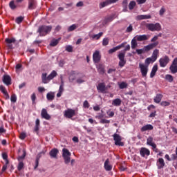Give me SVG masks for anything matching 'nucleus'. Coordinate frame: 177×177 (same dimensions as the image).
Segmentation results:
<instances>
[{"label":"nucleus","mask_w":177,"mask_h":177,"mask_svg":"<svg viewBox=\"0 0 177 177\" xmlns=\"http://www.w3.org/2000/svg\"><path fill=\"white\" fill-rule=\"evenodd\" d=\"M127 50H131V45L129 44L126 46L124 49L122 51L120 52L118 55V57L120 60L118 64L120 67H124V66L127 64V60H125V55Z\"/></svg>","instance_id":"obj_1"},{"label":"nucleus","mask_w":177,"mask_h":177,"mask_svg":"<svg viewBox=\"0 0 177 177\" xmlns=\"http://www.w3.org/2000/svg\"><path fill=\"white\" fill-rule=\"evenodd\" d=\"M158 45V41H156L154 43H151L147 46H144L143 48L136 49V52L138 55H142L143 53H146V52H149V50H151V49H154L156 46Z\"/></svg>","instance_id":"obj_2"},{"label":"nucleus","mask_w":177,"mask_h":177,"mask_svg":"<svg viewBox=\"0 0 177 177\" xmlns=\"http://www.w3.org/2000/svg\"><path fill=\"white\" fill-rule=\"evenodd\" d=\"M145 27L149 31H161V24H160V23L146 24Z\"/></svg>","instance_id":"obj_3"},{"label":"nucleus","mask_w":177,"mask_h":177,"mask_svg":"<svg viewBox=\"0 0 177 177\" xmlns=\"http://www.w3.org/2000/svg\"><path fill=\"white\" fill-rule=\"evenodd\" d=\"M62 157L65 164H70V162L71 161V152L68 151V149L66 148L62 149Z\"/></svg>","instance_id":"obj_4"},{"label":"nucleus","mask_w":177,"mask_h":177,"mask_svg":"<svg viewBox=\"0 0 177 177\" xmlns=\"http://www.w3.org/2000/svg\"><path fill=\"white\" fill-rule=\"evenodd\" d=\"M24 0H12L9 3V6L12 10H15L17 8H21V3Z\"/></svg>","instance_id":"obj_5"},{"label":"nucleus","mask_w":177,"mask_h":177,"mask_svg":"<svg viewBox=\"0 0 177 177\" xmlns=\"http://www.w3.org/2000/svg\"><path fill=\"white\" fill-rule=\"evenodd\" d=\"M113 136L115 146H124V142H121L122 140V138H121L119 134L115 133Z\"/></svg>","instance_id":"obj_6"},{"label":"nucleus","mask_w":177,"mask_h":177,"mask_svg":"<svg viewBox=\"0 0 177 177\" xmlns=\"http://www.w3.org/2000/svg\"><path fill=\"white\" fill-rule=\"evenodd\" d=\"M119 0H105L100 3L99 8L100 9H103V8H106V6H109V5H111V3H115L118 2Z\"/></svg>","instance_id":"obj_7"},{"label":"nucleus","mask_w":177,"mask_h":177,"mask_svg":"<svg viewBox=\"0 0 177 177\" xmlns=\"http://www.w3.org/2000/svg\"><path fill=\"white\" fill-rule=\"evenodd\" d=\"M64 115L66 118H73L75 115V110L72 109H68L64 111Z\"/></svg>","instance_id":"obj_8"},{"label":"nucleus","mask_w":177,"mask_h":177,"mask_svg":"<svg viewBox=\"0 0 177 177\" xmlns=\"http://www.w3.org/2000/svg\"><path fill=\"white\" fill-rule=\"evenodd\" d=\"M139 68L140 69L142 77H146L149 71V66L145 65L144 64L140 63Z\"/></svg>","instance_id":"obj_9"},{"label":"nucleus","mask_w":177,"mask_h":177,"mask_svg":"<svg viewBox=\"0 0 177 177\" xmlns=\"http://www.w3.org/2000/svg\"><path fill=\"white\" fill-rule=\"evenodd\" d=\"M169 63V57L167 55L159 59V64L160 67H167V64Z\"/></svg>","instance_id":"obj_10"},{"label":"nucleus","mask_w":177,"mask_h":177,"mask_svg":"<svg viewBox=\"0 0 177 177\" xmlns=\"http://www.w3.org/2000/svg\"><path fill=\"white\" fill-rule=\"evenodd\" d=\"M5 42L7 45V48H8L9 49H12L13 48V44H15L16 39L15 37L6 38L5 39Z\"/></svg>","instance_id":"obj_11"},{"label":"nucleus","mask_w":177,"mask_h":177,"mask_svg":"<svg viewBox=\"0 0 177 177\" xmlns=\"http://www.w3.org/2000/svg\"><path fill=\"white\" fill-rule=\"evenodd\" d=\"M57 75V72H56L55 71H53L49 75L46 77V74L45 75V84H48V82H49V81L53 80V78H55V77H56Z\"/></svg>","instance_id":"obj_12"},{"label":"nucleus","mask_w":177,"mask_h":177,"mask_svg":"<svg viewBox=\"0 0 177 177\" xmlns=\"http://www.w3.org/2000/svg\"><path fill=\"white\" fill-rule=\"evenodd\" d=\"M140 155L141 157H148V156H150V150L146 147H142L140 149Z\"/></svg>","instance_id":"obj_13"},{"label":"nucleus","mask_w":177,"mask_h":177,"mask_svg":"<svg viewBox=\"0 0 177 177\" xmlns=\"http://www.w3.org/2000/svg\"><path fill=\"white\" fill-rule=\"evenodd\" d=\"M3 82L8 86H9V85H12V77L8 75H4L3 76Z\"/></svg>","instance_id":"obj_14"},{"label":"nucleus","mask_w":177,"mask_h":177,"mask_svg":"<svg viewBox=\"0 0 177 177\" xmlns=\"http://www.w3.org/2000/svg\"><path fill=\"white\" fill-rule=\"evenodd\" d=\"M100 52L99 50H96L93 54V60L95 63H99L100 62Z\"/></svg>","instance_id":"obj_15"},{"label":"nucleus","mask_w":177,"mask_h":177,"mask_svg":"<svg viewBox=\"0 0 177 177\" xmlns=\"http://www.w3.org/2000/svg\"><path fill=\"white\" fill-rule=\"evenodd\" d=\"M37 8V1L35 0H28V9L29 10H32Z\"/></svg>","instance_id":"obj_16"},{"label":"nucleus","mask_w":177,"mask_h":177,"mask_svg":"<svg viewBox=\"0 0 177 177\" xmlns=\"http://www.w3.org/2000/svg\"><path fill=\"white\" fill-rule=\"evenodd\" d=\"M135 38L137 39V41H147V39L150 38V36L147 35H136L135 36Z\"/></svg>","instance_id":"obj_17"},{"label":"nucleus","mask_w":177,"mask_h":177,"mask_svg":"<svg viewBox=\"0 0 177 177\" xmlns=\"http://www.w3.org/2000/svg\"><path fill=\"white\" fill-rule=\"evenodd\" d=\"M147 145H148V146H151V147H153V149H156L157 147L156 143L153 142V137L151 136H149L147 139Z\"/></svg>","instance_id":"obj_18"},{"label":"nucleus","mask_w":177,"mask_h":177,"mask_svg":"<svg viewBox=\"0 0 177 177\" xmlns=\"http://www.w3.org/2000/svg\"><path fill=\"white\" fill-rule=\"evenodd\" d=\"M97 89L98 92H101V93H104V92H106V84H104V83H99L97 86Z\"/></svg>","instance_id":"obj_19"},{"label":"nucleus","mask_w":177,"mask_h":177,"mask_svg":"<svg viewBox=\"0 0 177 177\" xmlns=\"http://www.w3.org/2000/svg\"><path fill=\"white\" fill-rule=\"evenodd\" d=\"M60 39L61 38H58V39H53L51 40V41L50 42L49 46H48V48H50L51 47H55L57 46L59 44V42H60Z\"/></svg>","instance_id":"obj_20"},{"label":"nucleus","mask_w":177,"mask_h":177,"mask_svg":"<svg viewBox=\"0 0 177 177\" xmlns=\"http://www.w3.org/2000/svg\"><path fill=\"white\" fill-rule=\"evenodd\" d=\"M59 153V150L57 149H52L49 154L52 158H57V154Z\"/></svg>","instance_id":"obj_21"},{"label":"nucleus","mask_w":177,"mask_h":177,"mask_svg":"<svg viewBox=\"0 0 177 177\" xmlns=\"http://www.w3.org/2000/svg\"><path fill=\"white\" fill-rule=\"evenodd\" d=\"M153 127L151 124H146L141 128V131L145 132L146 131H153Z\"/></svg>","instance_id":"obj_22"},{"label":"nucleus","mask_w":177,"mask_h":177,"mask_svg":"<svg viewBox=\"0 0 177 177\" xmlns=\"http://www.w3.org/2000/svg\"><path fill=\"white\" fill-rule=\"evenodd\" d=\"M157 166H158V169H161L164 168V167L165 166V162H164L163 158H160L158 159Z\"/></svg>","instance_id":"obj_23"},{"label":"nucleus","mask_w":177,"mask_h":177,"mask_svg":"<svg viewBox=\"0 0 177 177\" xmlns=\"http://www.w3.org/2000/svg\"><path fill=\"white\" fill-rule=\"evenodd\" d=\"M122 12H128V0H123L122 2Z\"/></svg>","instance_id":"obj_24"},{"label":"nucleus","mask_w":177,"mask_h":177,"mask_svg":"<svg viewBox=\"0 0 177 177\" xmlns=\"http://www.w3.org/2000/svg\"><path fill=\"white\" fill-rule=\"evenodd\" d=\"M158 52H159L158 49H155L153 51L152 55L151 57L152 58L153 63H154V62L157 60V57H158Z\"/></svg>","instance_id":"obj_25"},{"label":"nucleus","mask_w":177,"mask_h":177,"mask_svg":"<svg viewBox=\"0 0 177 177\" xmlns=\"http://www.w3.org/2000/svg\"><path fill=\"white\" fill-rule=\"evenodd\" d=\"M137 20H146L148 19H151V15H138L136 17Z\"/></svg>","instance_id":"obj_26"},{"label":"nucleus","mask_w":177,"mask_h":177,"mask_svg":"<svg viewBox=\"0 0 177 177\" xmlns=\"http://www.w3.org/2000/svg\"><path fill=\"white\" fill-rule=\"evenodd\" d=\"M97 70L99 74H104V66H103V64H100L97 65Z\"/></svg>","instance_id":"obj_27"},{"label":"nucleus","mask_w":177,"mask_h":177,"mask_svg":"<svg viewBox=\"0 0 177 177\" xmlns=\"http://www.w3.org/2000/svg\"><path fill=\"white\" fill-rule=\"evenodd\" d=\"M37 32H39L40 37L45 36V26H41L39 28Z\"/></svg>","instance_id":"obj_28"},{"label":"nucleus","mask_w":177,"mask_h":177,"mask_svg":"<svg viewBox=\"0 0 177 177\" xmlns=\"http://www.w3.org/2000/svg\"><path fill=\"white\" fill-rule=\"evenodd\" d=\"M121 99L120 98H116L115 100H113L112 101V105L115 106L116 107H118L121 106Z\"/></svg>","instance_id":"obj_29"},{"label":"nucleus","mask_w":177,"mask_h":177,"mask_svg":"<svg viewBox=\"0 0 177 177\" xmlns=\"http://www.w3.org/2000/svg\"><path fill=\"white\" fill-rule=\"evenodd\" d=\"M162 100V95L158 93V94H156V97H154L153 102L155 103H160Z\"/></svg>","instance_id":"obj_30"},{"label":"nucleus","mask_w":177,"mask_h":177,"mask_svg":"<svg viewBox=\"0 0 177 177\" xmlns=\"http://www.w3.org/2000/svg\"><path fill=\"white\" fill-rule=\"evenodd\" d=\"M109 162L110 161L109 160V159H106L104 162V169L106 171H111V169H113V167H111V165L109 164Z\"/></svg>","instance_id":"obj_31"},{"label":"nucleus","mask_w":177,"mask_h":177,"mask_svg":"<svg viewBox=\"0 0 177 177\" xmlns=\"http://www.w3.org/2000/svg\"><path fill=\"white\" fill-rule=\"evenodd\" d=\"M158 70V67L157 65H154L152 68L151 74H150V78H153L154 75H156V73H157V71Z\"/></svg>","instance_id":"obj_32"},{"label":"nucleus","mask_w":177,"mask_h":177,"mask_svg":"<svg viewBox=\"0 0 177 177\" xmlns=\"http://www.w3.org/2000/svg\"><path fill=\"white\" fill-rule=\"evenodd\" d=\"M138 39L135 38V37L132 39L131 44V49H135L136 46H138Z\"/></svg>","instance_id":"obj_33"},{"label":"nucleus","mask_w":177,"mask_h":177,"mask_svg":"<svg viewBox=\"0 0 177 177\" xmlns=\"http://www.w3.org/2000/svg\"><path fill=\"white\" fill-rule=\"evenodd\" d=\"M26 156H27V153L26 152V149H24L22 156L17 158L18 161L23 162L24 160V158H26Z\"/></svg>","instance_id":"obj_34"},{"label":"nucleus","mask_w":177,"mask_h":177,"mask_svg":"<svg viewBox=\"0 0 177 177\" xmlns=\"http://www.w3.org/2000/svg\"><path fill=\"white\" fill-rule=\"evenodd\" d=\"M169 70L171 74H176L177 73V65H171L169 67Z\"/></svg>","instance_id":"obj_35"},{"label":"nucleus","mask_w":177,"mask_h":177,"mask_svg":"<svg viewBox=\"0 0 177 177\" xmlns=\"http://www.w3.org/2000/svg\"><path fill=\"white\" fill-rule=\"evenodd\" d=\"M39 124H40L39 119H37L35 121V126L34 128L35 132H38V131H39Z\"/></svg>","instance_id":"obj_36"},{"label":"nucleus","mask_w":177,"mask_h":177,"mask_svg":"<svg viewBox=\"0 0 177 177\" xmlns=\"http://www.w3.org/2000/svg\"><path fill=\"white\" fill-rule=\"evenodd\" d=\"M76 28H78V25L73 24L68 28V32H71V31H74V30H76Z\"/></svg>","instance_id":"obj_37"},{"label":"nucleus","mask_w":177,"mask_h":177,"mask_svg":"<svg viewBox=\"0 0 177 177\" xmlns=\"http://www.w3.org/2000/svg\"><path fill=\"white\" fill-rule=\"evenodd\" d=\"M48 100H53L55 99V94L52 92L48 93L46 95Z\"/></svg>","instance_id":"obj_38"},{"label":"nucleus","mask_w":177,"mask_h":177,"mask_svg":"<svg viewBox=\"0 0 177 177\" xmlns=\"http://www.w3.org/2000/svg\"><path fill=\"white\" fill-rule=\"evenodd\" d=\"M135 6H136V2L135 1H130V3H129V10H132L133 8H135Z\"/></svg>","instance_id":"obj_39"},{"label":"nucleus","mask_w":177,"mask_h":177,"mask_svg":"<svg viewBox=\"0 0 177 177\" xmlns=\"http://www.w3.org/2000/svg\"><path fill=\"white\" fill-rule=\"evenodd\" d=\"M102 35H103V32H100L98 34L93 35L91 36V37L93 38V39H100Z\"/></svg>","instance_id":"obj_40"},{"label":"nucleus","mask_w":177,"mask_h":177,"mask_svg":"<svg viewBox=\"0 0 177 177\" xmlns=\"http://www.w3.org/2000/svg\"><path fill=\"white\" fill-rule=\"evenodd\" d=\"M128 87V84H127L125 82H122L119 84V88L120 89H125V88Z\"/></svg>","instance_id":"obj_41"},{"label":"nucleus","mask_w":177,"mask_h":177,"mask_svg":"<svg viewBox=\"0 0 177 177\" xmlns=\"http://www.w3.org/2000/svg\"><path fill=\"white\" fill-rule=\"evenodd\" d=\"M24 20V17L20 16L16 18L15 21L17 24H20L23 22Z\"/></svg>","instance_id":"obj_42"},{"label":"nucleus","mask_w":177,"mask_h":177,"mask_svg":"<svg viewBox=\"0 0 177 177\" xmlns=\"http://www.w3.org/2000/svg\"><path fill=\"white\" fill-rule=\"evenodd\" d=\"M165 12H167V9H165V7L162 6L160 10H159V15L161 17H162V16H164V13H165Z\"/></svg>","instance_id":"obj_43"},{"label":"nucleus","mask_w":177,"mask_h":177,"mask_svg":"<svg viewBox=\"0 0 177 177\" xmlns=\"http://www.w3.org/2000/svg\"><path fill=\"white\" fill-rule=\"evenodd\" d=\"M165 80H167V81L169 82H172V81H174V77H172L171 75H166Z\"/></svg>","instance_id":"obj_44"},{"label":"nucleus","mask_w":177,"mask_h":177,"mask_svg":"<svg viewBox=\"0 0 177 177\" xmlns=\"http://www.w3.org/2000/svg\"><path fill=\"white\" fill-rule=\"evenodd\" d=\"M153 63V59H152V58L151 57H148V58H147L146 59H145V64H146V66H147V67H149V65L150 64V63Z\"/></svg>","instance_id":"obj_45"},{"label":"nucleus","mask_w":177,"mask_h":177,"mask_svg":"<svg viewBox=\"0 0 177 177\" xmlns=\"http://www.w3.org/2000/svg\"><path fill=\"white\" fill-rule=\"evenodd\" d=\"M24 168V163L23 162H19L17 169L18 171H21Z\"/></svg>","instance_id":"obj_46"},{"label":"nucleus","mask_w":177,"mask_h":177,"mask_svg":"<svg viewBox=\"0 0 177 177\" xmlns=\"http://www.w3.org/2000/svg\"><path fill=\"white\" fill-rule=\"evenodd\" d=\"M52 31V26H48L45 27V34H48Z\"/></svg>","instance_id":"obj_47"},{"label":"nucleus","mask_w":177,"mask_h":177,"mask_svg":"<svg viewBox=\"0 0 177 177\" xmlns=\"http://www.w3.org/2000/svg\"><path fill=\"white\" fill-rule=\"evenodd\" d=\"M10 100L12 103H16L17 100V97L15 95V94H12L11 95Z\"/></svg>","instance_id":"obj_48"},{"label":"nucleus","mask_w":177,"mask_h":177,"mask_svg":"<svg viewBox=\"0 0 177 177\" xmlns=\"http://www.w3.org/2000/svg\"><path fill=\"white\" fill-rule=\"evenodd\" d=\"M133 30V26H132V24H130L126 29V32H132Z\"/></svg>","instance_id":"obj_49"},{"label":"nucleus","mask_w":177,"mask_h":177,"mask_svg":"<svg viewBox=\"0 0 177 177\" xmlns=\"http://www.w3.org/2000/svg\"><path fill=\"white\" fill-rule=\"evenodd\" d=\"M102 45L103 46H106L109 45V38H104L102 40Z\"/></svg>","instance_id":"obj_50"},{"label":"nucleus","mask_w":177,"mask_h":177,"mask_svg":"<svg viewBox=\"0 0 177 177\" xmlns=\"http://www.w3.org/2000/svg\"><path fill=\"white\" fill-rule=\"evenodd\" d=\"M0 91L1 92H2V93H3V95L8 93V91H6V88H5V86H3V85L0 86Z\"/></svg>","instance_id":"obj_51"},{"label":"nucleus","mask_w":177,"mask_h":177,"mask_svg":"<svg viewBox=\"0 0 177 177\" xmlns=\"http://www.w3.org/2000/svg\"><path fill=\"white\" fill-rule=\"evenodd\" d=\"M66 52H73V46L71 45H68L66 46Z\"/></svg>","instance_id":"obj_52"},{"label":"nucleus","mask_w":177,"mask_h":177,"mask_svg":"<svg viewBox=\"0 0 177 177\" xmlns=\"http://www.w3.org/2000/svg\"><path fill=\"white\" fill-rule=\"evenodd\" d=\"M83 107L84 109H89V102H88V100H85L83 103Z\"/></svg>","instance_id":"obj_53"},{"label":"nucleus","mask_w":177,"mask_h":177,"mask_svg":"<svg viewBox=\"0 0 177 177\" xmlns=\"http://www.w3.org/2000/svg\"><path fill=\"white\" fill-rule=\"evenodd\" d=\"M100 122V124H110V120L106 119H101Z\"/></svg>","instance_id":"obj_54"},{"label":"nucleus","mask_w":177,"mask_h":177,"mask_svg":"<svg viewBox=\"0 0 177 177\" xmlns=\"http://www.w3.org/2000/svg\"><path fill=\"white\" fill-rule=\"evenodd\" d=\"M27 135L26 134V133H21L19 136V138L21 140H24L26 138Z\"/></svg>","instance_id":"obj_55"},{"label":"nucleus","mask_w":177,"mask_h":177,"mask_svg":"<svg viewBox=\"0 0 177 177\" xmlns=\"http://www.w3.org/2000/svg\"><path fill=\"white\" fill-rule=\"evenodd\" d=\"M85 82V79L84 78V77L82 78H78L77 80V84H83V82Z\"/></svg>","instance_id":"obj_56"},{"label":"nucleus","mask_w":177,"mask_h":177,"mask_svg":"<svg viewBox=\"0 0 177 177\" xmlns=\"http://www.w3.org/2000/svg\"><path fill=\"white\" fill-rule=\"evenodd\" d=\"M160 106H163L164 107L167 106H169V102H167V101H162L160 103Z\"/></svg>","instance_id":"obj_57"},{"label":"nucleus","mask_w":177,"mask_h":177,"mask_svg":"<svg viewBox=\"0 0 177 177\" xmlns=\"http://www.w3.org/2000/svg\"><path fill=\"white\" fill-rule=\"evenodd\" d=\"M113 19H114V17L111 16V17H107V18L105 19V21H106V23H109L110 21H113Z\"/></svg>","instance_id":"obj_58"},{"label":"nucleus","mask_w":177,"mask_h":177,"mask_svg":"<svg viewBox=\"0 0 177 177\" xmlns=\"http://www.w3.org/2000/svg\"><path fill=\"white\" fill-rule=\"evenodd\" d=\"M146 1L147 0H137L136 2L138 5H143V3H146Z\"/></svg>","instance_id":"obj_59"},{"label":"nucleus","mask_w":177,"mask_h":177,"mask_svg":"<svg viewBox=\"0 0 177 177\" xmlns=\"http://www.w3.org/2000/svg\"><path fill=\"white\" fill-rule=\"evenodd\" d=\"M76 6H77V8H81V7L84 6V2L79 1L78 3H77Z\"/></svg>","instance_id":"obj_60"},{"label":"nucleus","mask_w":177,"mask_h":177,"mask_svg":"<svg viewBox=\"0 0 177 177\" xmlns=\"http://www.w3.org/2000/svg\"><path fill=\"white\" fill-rule=\"evenodd\" d=\"M37 99V96L35 95V93L32 94L31 95V100L32 102L34 103L35 102V100Z\"/></svg>","instance_id":"obj_61"},{"label":"nucleus","mask_w":177,"mask_h":177,"mask_svg":"<svg viewBox=\"0 0 177 177\" xmlns=\"http://www.w3.org/2000/svg\"><path fill=\"white\" fill-rule=\"evenodd\" d=\"M106 114L109 115V117H114V112L113 111H111V112L107 111Z\"/></svg>","instance_id":"obj_62"},{"label":"nucleus","mask_w":177,"mask_h":177,"mask_svg":"<svg viewBox=\"0 0 177 177\" xmlns=\"http://www.w3.org/2000/svg\"><path fill=\"white\" fill-rule=\"evenodd\" d=\"M3 160H8V154L6 153H2Z\"/></svg>","instance_id":"obj_63"},{"label":"nucleus","mask_w":177,"mask_h":177,"mask_svg":"<svg viewBox=\"0 0 177 177\" xmlns=\"http://www.w3.org/2000/svg\"><path fill=\"white\" fill-rule=\"evenodd\" d=\"M171 66H177V57H176L171 64Z\"/></svg>","instance_id":"obj_64"}]
</instances>
